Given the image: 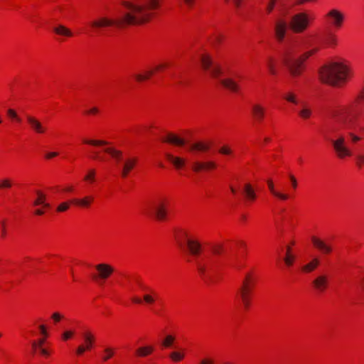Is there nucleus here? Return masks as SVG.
<instances>
[{
  "label": "nucleus",
  "instance_id": "obj_1",
  "mask_svg": "<svg viewBox=\"0 0 364 364\" xmlns=\"http://www.w3.org/2000/svg\"><path fill=\"white\" fill-rule=\"evenodd\" d=\"M162 0L125 1L122 2L127 11L116 18L100 17L90 23V26L101 28L110 26L124 27L147 23L154 19L160 9Z\"/></svg>",
  "mask_w": 364,
  "mask_h": 364
},
{
  "label": "nucleus",
  "instance_id": "obj_2",
  "mask_svg": "<svg viewBox=\"0 0 364 364\" xmlns=\"http://www.w3.org/2000/svg\"><path fill=\"white\" fill-rule=\"evenodd\" d=\"M353 77V71L350 63L343 59L329 62L318 70L319 80L323 84L333 87L343 86Z\"/></svg>",
  "mask_w": 364,
  "mask_h": 364
},
{
  "label": "nucleus",
  "instance_id": "obj_3",
  "mask_svg": "<svg viewBox=\"0 0 364 364\" xmlns=\"http://www.w3.org/2000/svg\"><path fill=\"white\" fill-rule=\"evenodd\" d=\"M30 336L39 335V338L34 339L31 342V352L34 355H38L44 358H48L51 355V350L46 346L48 338L50 337V333L48 326L41 322L38 319L33 322L31 328L27 331Z\"/></svg>",
  "mask_w": 364,
  "mask_h": 364
},
{
  "label": "nucleus",
  "instance_id": "obj_4",
  "mask_svg": "<svg viewBox=\"0 0 364 364\" xmlns=\"http://www.w3.org/2000/svg\"><path fill=\"white\" fill-rule=\"evenodd\" d=\"M82 143L93 147H103L102 151H96L94 153L91 157L92 160L100 162L107 161V159L102 155V153L107 154L110 159H113L116 162H119L123 159V151L113 146L110 141L107 140L83 138L82 139Z\"/></svg>",
  "mask_w": 364,
  "mask_h": 364
},
{
  "label": "nucleus",
  "instance_id": "obj_5",
  "mask_svg": "<svg viewBox=\"0 0 364 364\" xmlns=\"http://www.w3.org/2000/svg\"><path fill=\"white\" fill-rule=\"evenodd\" d=\"M174 237L178 245L186 244L190 255L198 257L202 254L203 245L198 235L193 230L182 228H176Z\"/></svg>",
  "mask_w": 364,
  "mask_h": 364
},
{
  "label": "nucleus",
  "instance_id": "obj_6",
  "mask_svg": "<svg viewBox=\"0 0 364 364\" xmlns=\"http://www.w3.org/2000/svg\"><path fill=\"white\" fill-rule=\"evenodd\" d=\"M256 284L257 276L255 273L253 271L247 272L237 294V297L245 311H249L252 306Z\"/></svg>",
  "mask_w": 364,
  "mask_h": 364
},
{
  "label": "nucleus",
  "instance_id": "obj_7",
  "mask_svg": "<svg viewBox=\"0 0 364 364\" xmlns=\"http://www.w3.org/2000/svg\"><path fill=\"white\" fill-rule=\"evenodd\" d=\"M318 51V48H312L296 58H291L289 55L285 54L283 57V63L287 68L291 76L293 77L301 76L306 70L307 60Z\"/></svg>",
  "mask_w": 364,
  "mask_h": 364
},
{
  "label": "nucleus",
  "instance_id": "obj_8",
  "mask_svg": "<svg viewBox=\"0 0 364 364\" xmlns=\"http://www.w3.org/2000/svg\"><path fill=\"white\" fill-rule=\"evenodd\" d=\"M364 100V87L361 90L355 99L351 102L345 110V114L341 117V122L348 127H352L361 113L359 107L360 103Z\"/></svg>",
  "mask_w": 364,
  "mask_h": 364
},
{
  "label": "nucleus",
  "instance_id": "obj_9",
  "mask_svg": "<svg viewBox=\"0 0 364 364\" xmlns=\"http://www.w3.org/2000/svg\"><path fill=\"white\" fill-rule=\"evenodd\" d=\"M315 16L307 12H300L294 15L289 22V27L295 33L305 31L314 21Z\"/></svg>",
  "mask_w": 364,
  "mask_h": 364
},
{
  "label": "nucleus",
  "instance_id": "obj_10",
  "mask_svg": "<svg viewBox=\"0 0 364 364\" xmlns=\"http://www.w3.org/2000/svg\"><path fill=\"white\" fill-rule=\"evenodd\" d=\"M93 279L99 284L105 283L114 273L115 268L108 263H99L95 266Z\"/></svg>",
  "mask_w": 364,
  "mask_h": 364
},
{
  "label": "nucleus",
  "instance_id": "obj_11",
  "mask_svg": "<svg viewBox=\"0 0 364 364\" xmlns=\"http://www.w3.org/2000/svg\"><path fill=\"white\" fill-rule=\"evenodd\" d=\"M96 337L93 332L86 330L82 333V343L80 344L76 350L77 356H82L86 352L91 351L95 346Z\"/></svg>",
  "mask_w": 364,
  "mask_h": 364
},
{
  "label": "nucleus",
  "instance_id": "obj_12",
  "mask_svg": "<svg viewBox=\"0 0 364 364\" xmlns=\"http://www.w3.org/2000/svg\"><path fill=\"white\" fill-rule=\"evenodd\" d=\"M171 200L167 197L161 198L155 207V218L158 221L164 222L168 219Z\"/></svg>",
  "mask_w": 364,
  "mask_h": 364
},
{
  "label": "nucleus",
  "instance_id": "obj_13",
  "mask_svg": "<svg viewBox=\"0 0 364 364\" xmlns=\"http://www.w3.org/2000/svg\"><path fill=\"white\" fill-rule=\"evenodd\" d=\"M333 147L336 156L340 159H345L353 155L351 150L346 145L345 139L343 136L333 141Z\"/></svg>",
  "mask_w": 364,
  "mask_h": 364
},
{
  "label": "nucleus",
  "instance_id": "obj_14",
  "mask_svg": "<svg viewBox=\"0 0 364 364\" xmlns=\"http://www.w3.org/2000/svg\"><path fill=\"white\" fill-rule=\"evenodd\" d=\"M327 23L335 28H341L344 23L345 16L338 9H331L326 14Z\"/></svg>",
  "mask_w": 364,
  "mask_h": 364
},
{
  "label": "nucleus",
  "instance_id": "obj_15",
  "mask_svg": "<svg viewBox=\"0 0 364 364\" xmlns=\"http://www.w3.org/2000/svg\"><path fill=\"white\" fill-rule=\"evenodd\" d=\"M311 242L313 247L323 255H329L333 251V248L330 243H328L318 236H312Z\"/></svg>",
  "mask_w": 364,
  "mask_h": 364
},
{
  "label": "nucleus",
  "instance_id": "obj_16",
  "mask_svg": "<svg viewBox=\"0 0 364 364\" xmlns=\"http://www.w3.org/2000/svg\"><path fill=\"white\" fill-rule=\"evenodd\" d=\"M288 29L287 21L284 18H279L275 21L274 31L277 42H282L286 36Z\"/></svg>",
  "mask_w": 364,
  "mask_h": 364
},
{
  "label": "nucleus",
  "instance_id": "obj_17",
  "mask_svg": "<svg viewBox=\"0 0 364 364\" xmlns=\"http://www.w3.org/2000/svg\"><path fill=\"white\" fill-rule=\"evenodd\" d=\"M267 185L271 195L281 201H286L291 198V195L284 192L279 187L275 186L273 180L269 178L267 181Z\"/></svg>",
  "mask_w": 364,
  "mask_h": 364
},
{
  "label": "nucleus",
  "instance_id": "obj_18",
  "mask_svg": "<svg viewBox=\"0 0 364 364\" xmlns=\"http://www.w3.org/2000/svg\"><path fill=\"white\" fill-rule=\"evenodd\" d=\"M138 162V159L135 156H130L127 158L122 166L120 171V176L122 178H127L132 171L136 168Z\"/></svg>",
  "mask_w": 364,
  "mask_h": 364
},
{
  "label": "nucleus",
  "instance_id": "obj_19",
  "mask_svg": "<svg viewBox=\"0 0 364 364\" xmlns=\"http://www.w3.org/2000/svg\"><path fill=\"white\" fill-rule=\"evenodd\" d=\"M267 112V108L261 103H254L251 107V115L253 119L258 123L264 120Z\"/></svg>",
  "mask_w": 364,
  "mask_h": 364
},
{
  "label": "nucleus",
  "instance_id": "obj_20",
  "mask_svg": "<svg viewBox=\"0 0 364 364\" xmlns=\"http://www.w3.org/2000/svg\"><path fill=\"white\" fill-rule=\"evenodd\" d=\"M162 141L178 147L183 146L186 144V140L184 138L173 132L166 134L163 137Z\"/></svg>",
  "mask_w": 364,
  "mask_h": 364
},
{
  "label": "nucleus",
  "instance_id": "obj_21",
  "mask_svg": "<svg viewBox=\"0 0 364 364\" xmlns=\"http://www.w3.org/2000/svg\"><path fill=\"white\" fill-rule=\"evenodd\" d=\"M217 168V164L213 161H195L192 164V170L196 173L203 171H209L215 170Z\"/></svg>",
  "mask_w": 364,
  "mask_h": 364
},
{
  "label": "nucleus",
  "instance_id": "obj_22",
  "mask_svg": "<svg viewBox=\"0 0 364 364\" xmlns=\"http://www.w3.org/2000/svg\"><path fill=\"white\" fill-rule=\"evenodd\" d=\"M312 287L318 292H324L328 287V277L324 274L316 277L312 282Z\"/></svg>",
  "mask_w": 364,
  "mask_h": 364
},
{
  "label": "nucleus",
  "instance_id": "obj_23",
  "mask_svg": "<svg viewBox=\"0 0 364 364\" xmlns=\"http://www.w3.org/2000/svg\"><path fill=\"white\" fill-rule=\"evenodd\" d=\"M27 122L30 128L36 134H43L46 133L47 128L37 118L32 116L27 117Z\"/></svg>",
  "mask_w": 364,
  "mask_h": 364
},
{
  "label": "nucleus",
  "instance_id": "obj_24",
  "mask_svg": "<svg viewBox=\"0 0 364 364\" xmlns=\"http://www.w3.org/2000/svg\"><path fill=\"white\" fill-rule=\"evenodd\" d=\"M211 146L210 141H199L193 143L189 147V151L194 153H206L210 150Z\"/></svg>",
  "mask_w": 364,
  "mask_h": 364
},
{
  "label": "nucleus",
  "instance_id": "obj_25",
  "mask_svg": "<svg viewBox=\"0 0 364 364\" xmlns=\"http://www.w3.org/2000/svg\"><path fill=\"white\" fill-rule=\"evenodd\" d=\"M243 195L245 200L249 203H253L257 200V194L253 186L246 183L243 186Z\"/></svg>",
  "mask_w": 364,
  "mask_h": 364
},
{
  "label": "nucleus",
  "instance_id": "obj_26",
  "mask_svg": "<svg viewBox=\"0 0 364 364\" xmlns=\"http://www.w3.org/2000/svg\"><path fill=\"white\" fill-rule=\"evenodd\" d=\"M82 181L87 186H94L97 182V171L96 168H91L87 169L82 178Z\"/></svg>",
  "mask_w": 364,
  "mask_h": 364
},
{
  "label": "nucleus",
  "instance_id": "obj_27",
  "mask_svg": "<svg viewBox=\"0 0 364 364\" xmlns=\"http://www.w3.org/2000/svg\"><path fill=\"white\" fill-rule=\"evenodd\" d=\"M165 156L166 160L176 169L183 168L186 165V161L182 157L174 156L170 153H166Z\"/></svg>",
  "mask_w": 364,
  "mask_h": 364
},
{
  "label": "nucleus",
  "instance_id": "obj_28",
  "mask_svg": "<svg viewBox=\"0 0 364 364\" xmlns=\"http://www.w3.org/2000/svg\"><path fill=\"white\" fill-rule=\"evenodd\" d=\"M93 202L94 197L92 196H86L82 198H74L72 200L73 205L82 208H89Z\"/></svg>",
  "mask_w": 364,
  "mask_h": 364
},
{
  "label": "nucleus",
  "instance_id": "obj_29",
  "mask_svg": "<svg viewBox=\"0 0 364 364\" xmlns=\"http://www.w3.org/2000/svg\"><path fill=\"white\" fill-rule=\"evenodd\" d=\"M47 196L42 191L38 190L36 191V197L33 200V205L34 206H43L46 208H50V205L46 202Z\"/></svg>",
  "mask_w": 364,
  "mask_h": 364
},
{
  "label": "nucleus",
  "instance_id": "obj_30",
  "mask_svg": "<svg viewBox=\"0 0 364 364\" xmlns=\"http://www.w3.org/2000/svg\"><path fill=\"white\" fill-rule=\"evenodd\" d=\"M295 245L294 241H291L287 247L285 257L284 261L287 267H291L294 264L296 256L293 252L292 247Z\"/></svg>",
  "mask_w": 364,
  "mask_h": 364
},
{
  "label": "nucleus",
  "instance_id": "obj_31",
  "mask_svg": "<svg viewBox=\"0 0 364 364\" xmlns=\"http://www.w3.org/2000/svg\"><path fill=\"white\" fill-rule=\"evenodd\" d=\"M159 299V294L154 289H148L143 295V303L147 305H154Z\"/></svg>",
  "mask_w": 364,
  "mask_h": 364
},
{
  "label": "nucleus",
  "instance_id": "obj_32",
  "mask_svg": "<svg viewBox=\"0 0 364 364\" xmlns=\"http://www.w3.org/2000/svg\"><path fill=\"white\" fill-rule=\"evenodd\" d=\"M321 264L320 259L318 257L312 258L309 262L301 267V272L306 274H309L315 271Z\"/></svg>",
  "mask_w": 364,
  "mask_h": 364
},
{
  "label": "nucleus",
  "instance_id": "obj_33",
  "mask_svg": "<svg viewBox=\"0 0 364 364\" xmlns=\"http://www.w3.org/2000/svg\"><path fill=\"white\" fill-rule=\"evenodd\" d=\"M186 356V350L185 348H179L176 350L171 351L168 358L173 363H180L183 361Z\"/></svg>",
  "mask_w": 364,
  "mask_h": 364
},
{
  "label": "nucleus",
  "instance_id": "obj_34",
  "mask_svg": "<svg viewBox=\"0 0 364 364\" xmlns=\"http://www.w3.org/2000/svg\"><path fill=\"white\" fill-rule=\"evenodd\" d=\"M117 353V348L112 346H106L101 352L100 358L103 363H107L113 358Z\"/></svg>",
  "mask_w": 364,
  "mask_h": 364
},
{
  "label": "nucleus",
  "instance_id": "obj_35",
  "mask_svg": "<svg viewBox=\"0 0 364 364\" xmlns=\"http://www.w3.org/2000/svg\"><path fill=\"white\" fill-rule=\"evenodd\" d=\"M155 351V347L151 345L144 346L139 347L136 351L135 355L138 358H145L152 355Z\"/></svg>",
  "mask_w": 364,
  "mask_h": 364
},
{
  "label": "nucleus",
  "instance_id": "obj_36",
  "mask_svg": "<svg viewBox=\"0 0 364 364\" xmlns=\"http://www.w3.org/2000/svg\"><path fill=\"white\" fill-rule=\"evenodd\" d=\"M266 65L268 72L271 75H277L278 74L277 60L274 57H267L266 60Z\"/></svg>",
  "mask_w": 364,
  "mask_h": 364
},
{
  "label": "nucleus",
  "instance_id": "obj_37",
  "mask_svg": "<svg viewBox=\"0 0 364 364\" xmlns=\"http://www.w3.org/2000/svg\"><path fill=\"white\" fill-rule=\"evenodd\" d=\"M222 85L232 92H237L240 90L238 84L231 78H225L221 80Z\"/></svg>",
  "mask_w": 364,
  "mask_h": 364
},
{
  "label": "nucleus",
  "instance_id": "obj_38",
  "mask_svg": "<svg viewBox=\"0 0 364 364\" xmlns=\"http://www.w3.org/2000/svg\"><path fill=\"white\" fill-rule=\"evenodd\" d=\"M323 43L326 47L334 48L338 45V37L336 34L331 33L325 37Z\"/></svg>",
  "mask_w": 364,
  "mask_h": 364
},
{
  "label": "nucleus",
  "instance_id": "obj_39",
  "mask_svg": "<svg viewBox=\"0 0 364 364\" xmlns=\"http://www.w3.org/2000/svg\"><path fill=\"white\" fill-rule=\"evenodd\" d=\"M54 32L55 34L65 38H72L74 36L73 31L70 28L63 25H59L55 27Z\"/></svg>",
  "mask_w": 364,
  "mask_h": 364
},
{
  "label": "nucleus",
  "instance_id": "obj_40",
  "mask_svg": "<svg viewBox=\"0 0 364 364\" xmlns=\"http://www.w3.org/2000/svg\"><path fill=\"white\" fill-rule=\"evenodd\" d=\"M9 220L8 218H4L0 222V238L6 239L9 234Z\"/></svg>",
  "mask_w": 364,
  "mask_h": 364
},
{
  "label": "nucleus",
  "instance_id": "obj_41",
  "mask_svg": "<svg viewBox=\"0 0 364 364\" xmlns=\"http://www.w3.org/2000/svg\"><path fill=\"white\" fill-rule=\"evenodd\" d=\"M200 62H201L202 68L205 70H209L210 68L211 65H212V63H213V60H212L211 56L210 55V54H208L207 53H203L201 55V56H200Z\"/></svg>",
  "mask_w": 364,
  "mask_h": 364
},
{
  "label": "nucleus",
  "instance_id": "obj_42",
  "mask_svg": "<svg viewBox=\"0 0 364 364\" xmlns=\"http://www.w3.org/2000/svg\"><path fill=\"white\" fill-rule=\"evenodd\" d=\"M154 75V71H153L151 68L150 70H145L141 73L136 74L135 75V80L139 82H144L150 79Z\"/></svg>",
  "mask_w": 364,
  "mask_h": 364
},
{
  "label": "nucleus",
  "instance_id": "obj_43",
  "mask_svg": "<svg viewBox=\"0 0 364 364\" xmlns=\"http://www.w3.org/2000/svg\"><path fill=\"white\" fill-rule=\"evenodd\" d=\"M176 341V337L174 335H166L161 341V346L164 348H171Z\"/></svg>",
  "mask_w": 364,
  "mask_h": 364
},
{
  "label": "nucleus",
  "instance_id": "obj_44",
  "mask_svg": "<svg viewBox=\"0 0 364 364\" xmlns=\"http://www.w3.org/2000/svg\"><path fill=\"white\" fill-rule=\"evenodd\" d=\"M283 99L287 102L295 105L299 104V97L293 91H288L285 92L283 95Z\"/></svg>",
  "mask_w": 364,
  "mask_h": 364
},
{
  "label": "nucleus",
  "instance_id": "obj_45",
  "mask_svg": "<svg viewBox=\"0 0 364 364\" xmlns=\"http://www.w3.org/2000/svg\"><path fill=\"white\" fill-rule=\"evenodd\" d=\"M312 113L311 108L309 105H304L299 112V116L300 118L306 120L311 117Z\"/></svg>",
  "mask_w": 364,
  "mask_h": 364
},
{
  "label": "nucleus",
  "instance_id": "obj_46",
  "mask_svg": "<svg viewBox=\"0 0 364 364\" xmlns=\"http://www.w3.org/2000/svg\"><path fill=\"white\" fill-rule=\"evenodd\" d=\"M76 332L75 330L67 329L62 332L60 338L62 342H67L73 339L75 336Z\"/></svg>",
  "mask_w": 364,
  "mask_h": 364
},
{
  "label": "nucleus",
  "instance_id": "obj_47",
  "mask_svg": "<svg viewBox=\"0 0 364 364\" xmlns=\"http://www.w3.org/2000/svg\"><path fill=\"white\" fill-rule=\"evenodd\" d=\"M14 186V181L10 178H3L0 179V191L10 189Z\"/></svg>",
  "mask_w": 364,
  "mask_h": 364
},
{
  "label": "nucleus",
  "instance_id": "obj_48",
  "mask_svg": "<svg viewBox=\"0 0 364 364\" xmlns=\"http://www.w3.org/2000/svg\"><path fill=\"white\" fill-rule=\"evenodd\" d=\"M65 318V315L59 311H55L50 315V319L53 324H58Z\"/></svg>",
  "mask_w": 364,
  "mask_h": 364
},
{
  "label": "nucleus",
  "instance_id": "obj_49",
  "mask_svg": "<svg viewBox=\"0 0 364 364\" xmlns=\"http://www.w3.org/2000/svg\"><path fill=\"white\" fill-rule=\"evenodd\" d=\"M71 204H73L72 200L63 202V203H60L58 205V207L56 208V212L57 213H63V212L67 211L70 208Z\"/></svg>",
  "mask_w": 364,
  "mask_h": 364
},
{
  "label": "nucleus",
  "instance_id": "obj_50",
  "mask_svg": "<svg viewBox=\"0 0 364 364\" xmlns=\"http://www.w3.org/2000/svg\"><path fill=\"white\" fill-rule=\"evenodd\" d=\"M100 114V109L97 107H92L89 109H87L84 112V115L85 116H92L97 117Z\"/></svg>",
  "mask_w": 364,
  "mask_h": 364
},
{
  "label": "nucleus",
  "instance_id": "obj_51",
  "mask_svg": "<svg viewBox=\"0 0 364 364\" xmlns=\"http://www.w3.org/2000/svg\"><path fill=\"white\" fill-rule=\"evenodd\" d=\"M169 67V63L166 62L161 63L155 65L152 70L154 71V74L156 73L162 72Z\"/></svg>",
  "mask_w": 364,
  "mask_h": 364
},
{
  "label": "nucleus",
  "instance_id": "obj_52",
  "mask_svg": "<svg viewBox=\"0 0 364 364\" xmlns=\"http://www.w3.org/2000/svg\"><path fill=\"white\" fill-rule=\"evenodd\" d=\"M218 152L220 154L225 155V156H230L233 153L232 149L228 145H224V146H221L219 149Z\"/></svg>",
  "mask_w": 364,
  "mask_h": 364
},
{
  "label": "nucleus",
  "instance_id": "obj_53",
  "mask_svg": "<svg viewBox=\"0 0 364 364\" xmlns=\"http://www.w3.org/2000/svg\"><path fill=\"white\" fill-rule=\"evenodd\" d=\"M7 115L9 118H11L13 120H15L17 122H21V119L18 116L16 112L14 109H9L7 110Z\"/></svg>",
  "mask_w": 364,
  "mask_h": 364
},
{
  "label": "nucleus",
  "instance_id": "obj_54",
  "mask_svg": "<svg viewBox=\"0 0 364 364\" xmlns=\"http://www.w3.org/2000/svg\"><path fill=\"white\" fill-rule=\"evenodd\" d=\"M210 73L213 77H219L222 73L221 68L218 65L214 66L210 70Z\"/></svg>",
  "mask_w": 364,
  "mask_h": 364
},
{
  "label": "nucleus",
  "instance_id": "obj_55",
  "mask_svg": "<svg viewBox=\"0 0 364 364\" xmlns=\"http://www.w3.org/2000/svg\"><path fill=\"white\" fill-rule=\"evenodd\" d=\"M50 208H46L43 206H41L40 208H38L34 210L33 214L35 215L41 216L46 213V210H48Z\"/></svg>",
  "mask_w": 364,
  "mask_h": 364
},
{
  "label": "nucleus",
  "instance_id": "obj_56",
  "mask_svg": "<svg viewBox=\"0 0 364 364\" xmlns=\"http://www.w3.org/2000/svg\"><path fill=\"white\" fill-rule=\"evenodd\" d=\"M199 364H215V360L213 357L207 356L202 358Z\"/></svg>",
  "mask_w": 364,
  "mask_h": 364
},
{
  "label": "nucleus",
  "instance_id": "obj_57",
  "mask_svg": "<svg viewBox=\"0 0 364 364\" xmlns=\"http://www.w3.org/2000/svg\"><path fill=\"white\" fill-rule=\"evenodd\" d=\"M58 191L60 193H72L74 191V186L72 185H66L62 187Z\"/></svg>",
  "mask_w": 364,
  "mask_h": 364
},
{
  "label": "nucleus",
  "instance_id": "obj_58",
  "mask_svg": "<svg viewBox=\"0 0 364 364\" xmlns=\"http://www.w3.org/2000/svg\"><path fill=\"white\" fill-rule=\"evenodd\" d=\"M289 180H290L291 188L295 191L298 187V182H297L296 177L294 175H290Z\"/></svg>",
  "mask_w": 364,
  "mask_h": 364
},
{
  "label": "nucleus",
  "instance_id": "obj_59",
  "mask_svg": "<svg viewBox=\"0 0 364 364\" xmlns=\"http://www.w3.org/2000/svg\"><path fill=\"white\" fill-rule=\"evenodd\" d=\"M276 1L277 0H270L269 1V2L268 3V5L267 6V9H266L267 14H270L273 11L275 4H276Z\"/></svg>",
  "mask_w": 364,
  "mask_h": 364
},
{
  "label": "nucleus",
  "instance_id": "obj_60",
  "mask_svg": "<svg viewBox=\"0 0 364 364\" xmlns=\"http://www.w3.org/2000/svg\"><path fill=\"white\" fill-rule=\"evenodd\" d=\"M59 155V153L57 151H50L45 154V159L47 160H50Z\"/></svg>",
  "mask_w": 364,
  "mask_h": 364
},
{
  "label": "nucleus",
  "instance_id": "obj_61",
  "mask_svg": "<svg viewBox=\"0 0 364 364\" xmlns=\"http://www.w3.org/2000/svg\"><path fill=\"white\" fill-rule=\"evenodd\" d=\"M223 245L220 244L215 245L213 248V252L215 254H220L223 252Z\"/></svg>",
  "mask_w": 364,
  "mask_h": 364
},
{
  "label": "nucleus",
  "instance_id": "obj_62",
  "mask_svg": "<svg viewBox=\"0 0 364 364\" xmlns=\"http://www.w3.org/2000/svg\"><path fill=\"white\" fill-rule=\"evenodd\" d=\"M183 3L185 4V5L188 9L193 8L196 4V0H183Z\"/></svg>",
  "mask_w": 364,
  "mask_h": 364
},
{
  "label": "nucleus",
  "instance_id": "obj_63",
  "mask_svg": "<svg viewBox=\"0 0 364 364\" xmlns=\"http://www.w3.org/2000/svg\"><path fill=\"white\" fill-rule=\"evenodd\" d=\"M356 164L360 168L364 166V155H360L357 157Z\"/></svg>",
  "mask_w": 364,
  "mask_h": 364
},
{
  "label": "nucleus",
  "instance_id": "obj_64",
  "mask_svg": "<svg viewBox=\"0 0 364 364\" xmlns=\"http://www.w3.org/2000/svg\"><path fill=\"white\" fill-rule=\"evenodd\" d=\"M132 301L134 303V304H144L143 303V297L142 298H140V297H133L132 299Z\"/></svg>",
  "mask_w": 364,
  "mask_h": 364
}]
</instances>
